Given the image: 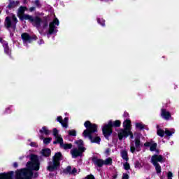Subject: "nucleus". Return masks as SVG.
Here are the masks:
<instances>
[{"mask_svg": "<svg viewBox=\"0 0 179 179\" xmlns=\"http://www.w3.org/2000/svg\"><path fill=\"white\" fill-rule=\"evenodd\" d=\"M30 162L27 164V169H20L16 171V179H31L32 177L36 178L38 176V173L36 172L33 174V171H38L40 170V162L38 157L32 155L30 157Z\"/></svg>", "mask_w": 179, "mask_h": 179, "instance_id": "obj_1", "label": "nucleus"}, {"mask_svg": "<svg viewBox=\"0 0 179 179\" xmlns=\"http://www.w3.org/2000/svg\"><path fill=\"white\" fill-rule=\"evenodd\" d=\"M117 136L120 141H122V139H126V138L130 136V150L131 153H134L136 150V152H140L142 146H143V145L141 143V134L138 133H134V134H132L131 131L121 129L117 131Z\"/></svg>", "mask_w": 179, "mask_h": 179, "instance_id": "obj_2", "label": "nucleus"}, {"mask_svg": "<svg viewBox=\"0 0 179 179\" xmlns=\"http://www.w3.org/2000/svg\"><path fill=\"white\" fill-rule=\"evenodd\" d=\"M84 127L86 129L83 133L84 138H89L92 143H100L101 139L99 136H95L96 132H97V124L90 122L87 120L84 123Z\"/></svg>", "mask_w": 179, "mask_h": 179, "instance_id": "obj_3", "label": "nucleus"}, {"mask_svg": "<svg viewBox=\"0 0 179 179\" xmlns=\"http://www.w3.org/2000/svg\"><path fill=\"white\" fill-rule=\"evenodd\" d=\"M24 10L26 7H20L18 9V16L21 20H29L32 23L33 26L37 27L40 30V26L41 24V19L38 17H33L31 15H24Z\"/></svg>", "mask_w": 179, "mask_h": 179, "instance_id": "obj_4", "label": "nucleus"}, {"mask_svg": "<svg viewBox=\"0 0 179 179\" xmlns=\"http://www.w3.org/2000/svg\"><path fill=\"white\" fill-rule=\"evenodd\" d=\"M113 127L119 128V127H121V121L116 120L115 122H112V120H109L108 124H103L102 127V132L106 139H108V136H110L113 134Z\"/></svg>", "mask_w": 179, "mask_h": 179, "instance_id": "obj_5", "label": "nucleus"}, {"mask_svg": "<svg viewBox=\"0 0 179 179\" xmlns=\"http://www.w3.org/2000/svg\"><path fill=\"white\" fill-rule=\"evenodd\" d=\"M62 160V154L57 152L52 158V162H48V171H55L59 167V162Z\"/></svg>", "mask_w": 179, "mask_h": 179, "instance_id": "obj_6", "label": "nucleus"}, {"mask_svg": "<svg viewBox=\"0 0 179 179\" xmlns=\"http://www.w3.org/2000/svg\"><path fill=\"white\" fill-rule=\"evenodd\" d=\"M53 135L56 139L53 143L55 145L57 143H59L60 148L64 149V150H68V149H72V144L71 143H64V139L59 134H58V129L57 128L53 129Z\"/></svg>", "mask_w": 179, "mask_h": 179, "instance_id": "obj_7", "label": "nucleus"}, {"mask_svg": "<svg viewBox=\"0 0 179 179\" xmlns=\"http://www.w3.org/2000/svg\"><path fill=\"white\" fill-rule=\"evenodd\" d=\"M76 145H77L78 148H73L71 150V154L73 159L78 157L79 156H82V153L86 150V148L83 147V140H78L75 142Z\"/></svg>", "mask_w": 179, "mask_h": 179, "instance_id": "obj_8", "label": "nucleus"}, {"mask_svg": "<svg viewBox=\"0 0 179 179\" xmlns=\"http://www.w3.org/2000/svg\"><path fill=\"white\" fill-rule=\"evenodd\" d=\"M17 24V18L15 15L12 14L10 16L6 17L4 21V26L7 29H16V24Z\"/></svg>", "mask_w": 179, "mask_h": 179, "instance_id": "obj_9", "label": "nucleus"}, {"mask_svg": "<svg viewBox=\"0 0 179 179\" xmlns=\"http://www.w3.org/2000/svg\"><path fill=\"white\" fill-rule=\"evenodd\" d=\"M58 26H59V20L58 18L55 17L53 21L50 22L49 24V34H55L58 31L57 29Z\"/></svg>", "mask_w": 179, "mask_h": 179, "instance_id": "obj_10", "label": "nucleus"}, {"mask_svg": "<svg viewBox=\"0 0 179 179\" xmlns=\"http://www.w3.org/2000/svg\"><path fill=\"white\" fill-rule=\"evenodd\" d=\"M164 157H163V156L162 155H155L151 157V163L152 164H156L159 163H164Z\"/></svg>", "mask_w": 179, "mask_h": 179, "instance_id": "obj_11", "label": "nucleus"}, {"mask_svg": "<svg viewBox=\"0 0 179 179\" xmlns=\"http://www.w3.org/2000/svg\"><path fill=\"white\" fill-rule=\"evenodd\" d=\"M22 38L23 40L24 45H27L31 43L33 38L27 33H24L22 34Z\"/></svg>", "mask_w": 179, "mask_h": 179, "instance_id": "obj_12", "label": "nucleus"}, {"mask_svg": "<svg viewBox=\"0 0 179 179\" xmlns=\"http://www.w3.org/2000/svg\"><path fill=\"white\" fill-rule=\"evenodd\" d=\"M68 117H65L64 120H62V116H58L57 117V122H59L64 128H68Z\"/></svg>", "mask_w": 179, "mask_h": 179, "instance_id": "obj_13", "label": "nucleus"}, {"mask_svg": "<svg viewBox=\"0 0 179 179\" xmlns=\"http://www.w3.org/2000/svg\"><path fill=\"white\" fill-rule=\"evenodd\" d=\"M13 176H15L14 171L0 173V179H13Z\"/></svg>", "mask_w": 179, "mask_h": 179, "instance_id": "obj_14", "label": "nucleus"}, {"mask_svg": "<svg viewBox=\"0 0 179 179\" xmlns=\"http://www.w3.org/2000/svg\"><path fill=\"white\" fill-rule=\"evenodd\" d=\"M144 146L145 148H150V150L151 152H155V150H156V148H157V143L153 141L146 142L145 143H144Z\"/></svg>", "mask_w": 179, "mask_h": 179, "instance_id": "obj_15", "label": "nucleus"}, {"mask_svg": "<svg viewBox=\"0 0 179 179\" xmlns=\"http://www.w3.org/2000/svg\"><path fill=\"white\" fill-rule=\"evenodd\" d=\"M161 117L164 118V120H169L170 118H171V114L167 110L162 109Z\"/></svg>", "mask_w": 179, "mask_h": 179, "instance_id": "obj_16", "label": "nucleus"}, {"mask_svg": "<svg viewBox=\"0 0 179 179\" xmlns=\"http://www.w3.org/2000/svg\"><path fill=\"white\" fill-rule=\"evenodd\" d=\"M123 128L127 131H131L132 129V124L131 123V120L129 119H126L123 122Z\"/></svg>", "mask_w": 179, "mask_h": 179, "instance_id": "obj_17", "label": "nucleus"}, {"mask_svg": "<svg viewBox=\"0 0 179 179\" xmlns=\"http://www.w3.org/2000/svg\"><path fill=\"white\" fill-rule=\"evenodd\" d=\"M166 134V129H162L159 125L157 126V134L158 136L163 138Z\"/></svg>", "mask_w": 179, "mask_h": 179, "instance_id": "obj_18", "label": "nucleus"}, {"mask_svg": "<svg viewBox=\"0 0 179 179\" xmlns=\"http://www.w3.org/2000/svg\"><path fill=\"white\" fill-rule=\"evenodd\" d=\"M41 155L45 157H48L51 155V150L50 148H45L41 151Z\"/></svg>", "mask_w": 179, "mask_h": 179, "instance_id": "obj_19", "label": "nucleus"}, {"mask_svg": "<svg viewBox=\"0 0 179 179\" xmlns=\"http://www.w3.org/2000/svg\"><path fill=\"white\" fill-rule=\"evenodd\" d=\"M19 6V1H15L13 0L10 1V3L8 6V9H13V8H16V6Z\"/></svg>", "mask_w": 179, "mask_h": 179, "instance_id": "obj_20", "label": "nucleus"}, {"mask_svg": "<svg viewBox=\"0 0 179 179\" xmlns=\"http://www.w3.org/2000/svg\"><path fill=\"white\" fill-rule=\"evenodd\" d=\"M2 44L4 48V52H6L7 55H10V50L9 49V46L8 45V43L3 42Z\"/></svg>", "mask_w": 179, "mask_h": 179, "instance_id": "obj_21", "label": "nucleus"}, {"mask_svg": "<svg viewBox=\"0 0 179 179\" xmlns=\"http://www.w3.org/2000/svg\"><path fill=\"white\" fill-rule=\"evenodd\" d=\"M40 133L41 135H50L51 134V131L47 128L46 127H42V129L40 130Z\"/></svg>", "mask_w": 179, "mask_h": 179, "instance_id": "obj_22", "label": "nucleus"}, {"mask_svg": "<svg viewBox=\"0 0 179 179\" xmlns=\"http://www.w3.org/2000/svg\"><path fill=\"white\" fill-rule=\"evenodd\" d=\"M175 132L176 130L174 129H169L165 128V135H166V136H172Z\"/></svg>", "mask_w": 179, "mask_h": 179, "instance_id": "obj_23", "label": "nucleus"}, {"mask_svg": "<svg viewBox=\"0 0 179 179\" xmlns=\"http://www.w3.org/2000/svg\"><path fill=\"white\" fill-rule=\"evenodd\" d=\"M40 139L43 140V143L45 145H48V143H50V142H51V141H52V138H44V137H43V136H40Z\"/></svg>", "mask_w": 179, "mask_h": 179, "instance_id": "obj_24", "label": "nucleus"}, {"mask_svg": "<svg viewBox=\"0 0 179 179\" xmlns=\"http://www.w3.org/2000/svg\"><path fill=\"white\" fill-rule=\"evenodd\" d=\"M153 166L155 167V170L157 174H160L162 173V166L159 164H152Z\"/></svg>", "mask_w": 179, "mask_h": 179, "instance_id": "obj_25", "label": "nucleus"}, {"mask_svg": "<svg viewBox=\"0 0 179 179\" xmlns=\"http://www.w3.org/2000/svg\"><path fill=\"white\" fill-rule=\"evenodd\" d=\"M121 156L124 160L128 162V152H127V151H122Z\"/></svg>", "mask_w": 179, "mask_h": 179, "instance_id": "obj_26", "label": "nucleus"}, {"mask_svg": "<svg viewBox=\"0 0 179 179\" xmlns=\"http://www.w3.org/2000/svg\"><path fill=\"white\" fill-rule=\"evenodd\" d=\"M94 164L98 166V167H101V166L104 165V161L102 159H96Z\"/></svg>", "mask_w": 179, "mask_h": 179, "instance_id": "obj_27", "label": "nucleus"}, {"mask_svg": "<svg viewBox=\"0 0 179 179\" xmlns=\"http://www.w3.org/2000/svg\"><path fill=\"white\" fill-rule=\"evenodd\" d=\"M112 163H113V159L111 158H108L105 159V161H103V164H105L106 166L112 164Z\"/></svg>", "mask_w": 179, "mask_h": 179, "instance_id": "obj_28", "label": "nucleus"}, {"mask_svg": "<svg viewBox=\"0 0 179 179\" xmlns=\"http://www.w3.org/2000/svg\"><path fill=\"white\" fill-rule=\"evenodd\" d=\"M97 22L99 24H101V26H106V21L102 18H97Z\"/></svg>", "mask_w": 179, "mask_h": 179, "instance_id": "obj_29", "label": "nucleus"}, {"mask_svg": "<svg viewBox=\"0 0 179 179\" xmlns=\"http://www.w3.org/2000/svg\"><path fill=\"white\" fill-rule=\"evenodd\" d=\"M136 128H138V129H143L145 128V125H143L142 123L137 122L135 124Z\"/></svg>", "mask_w": 179, "mask_h": 179, "instance_id": "obj_30", "label": "nucleus"}, {"mask_svg": "<svg viewBox=\"0 0 179 179\" xmlns=\"http://www.w3.org/2000/svg\"><path fill=\"white\" fill-rule=\"evenodd\" d=\"M27 145H29V146H31V148H37V143L36 142H30V140H28Z\"/></svg>", "mask_w": 179, "mask_h": 179, "instance_id": "obj_31", "label": "nucleus"}, {"mask_svg": "<svg viewBox=\"0 0 179 179\" xmlns=\"http://www.w3.org/2000/svg\"><path fill=\"white\" fill-rule=\"evenodd\" d=\"M10 108H12V106L6 108L4 111V114H10V113H12V110H10Z\"/></svg>", "mask_w": 179, "mask_h": 179, "instance_id": "obj_32", "label": "nucleus"}, {"mask_svg": "<svg viewBox=\"0 0 179 179\" xmlns=\"http://www.w3.org/2000/svg\"><path fill=\"white\" fill-rule=\"evenodd\" d=\"M69 135L70 136H76V131L75 130L69 131Z\"/></svg>", "mask_w": 179, "mask_h": 179, "instance_id": "obj_33", "label": "nucleus"}, {"mask_svg": "<svg viewBox=\"0 0 179 179\" xmlns=\"http://www.w3.org/2000/svg\"><path fill=\"white\" fill-rule=\"evenodd\" d=\"M124 170H129L131 169V166L128 164V162H126L124 164Z\"/></svg>", "mask_w": 179, "mask_h": 179, "instance_id": "obj_34", "label": "nucleus"}, {"mask_svg": "<svg viewBox=\"0 0 179 179\" xmlns=\"http://www.w3.org/2000/svg\"><path fill=\"white\" fill-rule=\"evenodd\" d=\"M34 3H35L36 6H37V8H40L41 6V4L40 3V1L38 0H36Z\"/></svg>", "mask_w": 179, "mask_h": 179, "instance_id": "obj_35", "label": "nucleus"}, {"mask_svg": "<svg viewBox=\"0 0 179 179\" xmlns=\"http://www.w3.org/2000/svg\"><path fill=\"white\" fill-rule=\"evenodd\" d=\"M167 178L168 179H173V173L171 171L168 172Z\"/></svg>", "mask_w": 179, "mask_h": 179, "instance_id": "obj_36", "label": "nucleus"}, {"mask_svg": "<svg viewBox=\"0 0 179 179\" xmlns=\"http://www.w3.org/2000/svg\"><path fill=\"white\" fill-rule=\"evenodd\" d=\"M136 169H141L142 167V164L139 163V162H136L135 164Z\"/></svg>", "mask_w": 179, "mask_h": 179, "instance_id": "obj_37", "label": "nucleus"}, {"mask_svg": "<svg viewBox=\"0 0 179 179\" xmlns=\"http://www.w3.org/2000/svg\"><path fill=\"white\" fill-rule=\"evenodd\" d=\"M123 117L124 118H126V120H128V118H129V113H127V112H124V115H123Z\"/></svg>", "mask_w": 179, "mask_h": 179, "instance_id": "obj_38", "label": "nucleus"}, {"mask_svg": "<svg viewBox=\"0 0 179 179\" xmlns=\"http://www.w3.org/2000/svg\"><path fill=\"white\" fill-rule=\"evenodd\" d=\"M129 177L128 176V174L124 173L123 174L122 179H128Z\"/></svg>", "mask_w": 179, "mask_h": 179, "instance_id": "obj_39", "label": "nucleus"}, {"mask_svg": "<svg viewBox=\"0 0 179 179\" xmlns=\"http://www.w3.org/2000/svg\"><path fill=\"white\" fill-rule=\"evenodd\" d=\"M66 170L67 173H69V174H71V173L72 172V171H71V166H68Z\"/></svg>", "mask_w": 179, "mask_h": 179, "instance_id": "obj_40", "label": "nucleus"}, {"mask_svg": "<svg viewBox=\"0 0 179 179\" xmlns=\"http://www.w3.org/2000/svg\"><path fill=\"white\" fill-rule=\"evenodd\" d=\"M38 43L39 45H41V44H44V41L43 39H41Z\"/></svg>", "mask_w": 179, "mask_h": 179, "instance_id": "obj_41", "label": "nucleus"}, {"mask_svg": "<svg viewBox=\"0 0 179 179\" xmlns=\"http://www.w3.org/2000/svg\"><path fill=\"white\" fill-rule=\"evenodd\" d=\"M34 10H36V7H31V8H29V11H30V12H34Z\"/></svg>", "mask_w": 179, "mask_h": 179, "instance_id": "obj_42", "label": "nucleus"}, {"mask_svg": "<svg viewBox=\"0 0 179 179\" xmlns=\"http://www.w3.org/2000/svg\"><path fill=\"white\" fill-rule=\"evenodd\" d=\"M76 169H73L72 171H71V174H76Z\"/></svg>", "mask_w": 179, "mask_h": 179, "instance_id": "obj_43", "label": "nucleus"}, {"mask_svg": "<svg viewBox=\"0 0 179 179\" xmlns=\"http://www.w3.org/2000/svg\"><path fill=\"white\" fill-rule=\"evenodd\" d=\"M17 162H14L13 163V167H15V169L17 168Z\"/></svg>", "mask_w": 179, "mask_h": 179, "instance_id": "obj_44", "label": "nucleus"}, {"mask_svg": "<svg viewBox=\"0 0 179 179\" xmlns=\"http://www.w3.org/2000/svg\"><path fill=\"white\" fill-rule=\"evenodd\" d=\"M23 159V157H20V159L22 160Z\"/></svg>", "mask_w": 179, "mask_h": 179, "instance_id": "obj_45", "label": "nucleus"}, {"mask_svg": "<svg viewBox=\"0 0 179 179\" xmlns=\"http://www.w3.org/2000/svg\"><path fill=\"white\" fill-rule=\"evenodd\" d=\"M39 32L41 33V31L39 30Z\"/></svg>", "mask_w": 179, "mask_h": 179, "instance_id": "obj_46", "label": "nucleus"}, {"mask_svg": "<svg viewBox=\"0 0 179 179\" xmlns=\"http://www.w3.org/2000/svg\"><path fill=\"white\" fill-rule=\"evenodd\" d=\"M100 1H105V0H100Z\"/></svg>", "mask_w": 179, "mask_h": 179, "instance_id": "obj_47", "label": "nucleus"}]
</instances>
